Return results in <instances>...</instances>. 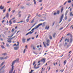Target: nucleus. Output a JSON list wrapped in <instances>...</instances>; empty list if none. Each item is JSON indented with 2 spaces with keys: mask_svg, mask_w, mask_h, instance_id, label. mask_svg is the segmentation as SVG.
<instances>
[{
  "mask_svg": "<svg viewBox=\"0 0 73 73\" xmlns=\"http://www.w3.org/2000/svg\"><path fill=\"white\" fill-rule=\"evenodd\" d=\"M33 50H35V47L34 46L33 47Z\"/></svg>",
  "mask_w": 73,
  "mask_h": 73,
  "instance_id": "obj_57",
  "label": "nucleus"
},
{
  "mask_svg": "<svg viewBox=\"0 0 73 73\" xmlns=\"http://www.w3.org/2000/svg\"><path fill=\"white\" fill-rule=\"evenodd\" d=\"M70 42H73V38L71 37L70 40Z\"/></svg>",
  "mask_w": 73,
  "mask_h": 73,
  "instance_id": "obj_8",
  "label": "nucleus"
},
{
  "mask_svg": "<svg viewBox=\"0 0 73 73\" xmlns=\"http://www.w3.org/2000/svg\"><path fill=\"white\" fill-rule=\"evenodd\" d=\"M56 33H54L53 34V36L54 37V38H56Z\"/></svg>",
  "mask_w": 73,
  "mask_h": 73,
  "instance_id": "obj_7",
  "label": "nucleus"
},
{
  "mask_svg": "<svg viewBox=\"0 0 73 73\" xmlns=\"http://www.w3.org/2000/svg\"><path fill=\"white\" fill-rule=\"evenodd\" d=\"M46 44L47 46H49V43H46Z\"/></svg>",
  "mask_w": 73,
  "mask_h": 73,
  "instance_id": "obj_34",
  "label": "nucleus"
},
{
  "mask_svg": "<svg viewBox=\"0 0 73 73\" xmlns=\"http://www.w3.org/2000/svg\"><path fill=\"white\" fill-rule=\"evenodd\" d=\"M66 60H65V61L64 62V65H65V64H66Z\"/></svg>",
  "mask_w": 73,
  "mask_h": 73,
  "instance_id": "obj_41",
  "label": "nucleus"
},
{
  "mask_svg": "<svg viewBox=\"0 0 73 73\" xmlns=\"http://www.w3.org/2000/svg\"><path fill=\"white\" fill-rule=\"evenodd\" d=\"M17 46V44H14L13 46Z\"/></svg>",
  "mask_w": 73,
  "mask_h": 73,
  "instance_id": "obj_51",
  "label": "nucleus"
},
{
  "mask_svg": "<svg viewBox=\"0 0 73 73\" xmlns=\"http://www.w3.org/2000/svg\"><path fill=\"white\" fill-rule=\"evenodd\" d=\"M49 26L48 27V26H46L45 29H47L48 30V29H49Z\"/></svg>",
  "mask_w": 73,
  "mask_h": 73,
  "instance_id": "obj_18",
  "label": "nucleus"
},
{
  "mask_svg": "<svg viewBox=\"0 0 73 73\" xmlns=\"http://www.w3.org/2000/svg\"><path fill=\"white\" fill-rule=\"evenodd\" d=\"M49 38L50 39V40L52 39V36L50 35H49Z\"/></svg>",
  "mask_w": 73,
  "mask_h": 73,
  "instance_id": "obj_16",
  "label": "nucleus"
},
{
  "mask_svg": "<svg viewBox=\"0 0 73 73\" xmlns=\"http://www.w3.org/2000/svg\"><path fill=\"white\" fill-rule=\"evenodd\" d=\"M4 64V62H3L1 63V64L0 65V67H1V66Z\"/></svg>",
  "mask_w": 73,
  "mask_h": 73,
  "instance_id": "obj_25",
  "label": "nucleus"
},
{
  "mask_svg": "<svg viewBox=\"0 0 73 73\" xmlns=\"http://www.w3.org/2000/svg\"><path fill=\"white\" fill-rule=\"evenodd\" d=\"M41 61H42L43 63H44L45 62V60L44 59H42L41 60Z\"/></svg>",
  "mask_w": 73,
  "mask_h": 73,
  "instance_id": "obj_9",
  "label": "nucleus"
},
{
  "mask_svg": "<svg viewBox=\"0 0 73 73\" xmlns=\"http://www.w3.org/2000/svg\"><path fill=\"white\" fill-rule=\"evenodd\" d=\"M14 19H15V17H14L13 18L11 19L9 21V23H10V24H9L10 25H11V24H12V20H14Z\"/></svg>",
  "mask_w": 73,
  "mask_h": 73,
  "instance_id": "obj_5",
  "label": "nucleus"
},
{
  "mask_svg": "<svg viewBox=\"0 0 73 73\" xmlns=\"http://www.w3.org/2000/svg\"><path fill=\"white\" fill-rule=\"evenodd\" d=\"M31 16V15H29V16L28 17V19Z\"/></svg>",
  "mask_w": 73,
  "mask_h": 73,
  "instance_id": "obj_52",
  "label": "nucleus"
},
{
  "mask_svg": "<svg viewBox=\"0 0 73 73\" xmlns=\"http://www.w3.org/2000/svg\"><path fill=\"white\" fill-rule=\"evenodd\" d=\"M5 11H6V9H4L3 10V13H4Z\"/></svg>",
  "mask_w": 73,
  "mask_h": 73,
  "instance_id": "obj_36",
  "label": "nucleus"
},
{
  "mask_svg": "<svg viewBox=\"0 0 73 73\" xmlns=\"http://www.w3.org/2000/svg\"><path fill=\"white\" fill-rule=\"evenodd\" d=\"M39 68V66H38L37 67H36V66H34V68L35 69H38V68Z\"/></svg>",
  "mask_w": 73,
  "mask_h": 73,
  "instance_id": "obj_22",
  "label": "nucleus"
},
{
  "mask_svg": "<svg viewBox=\"0 0 73 73\" xmlns=\"http://www.w3.org/2000/svg\"><path fill=\"white\" fill-rule=\"evenodd\" d=\"M33 32L34 31H33L31 32V31H30L29 33H27L26 35L25 36H27V35H31V34H32V33H33Z\"/></svg>",
  "mask_w": 73,
  "mask_h": 73,
  "instance_id": "obj_6",
  "label": "nucleus"
},
{
  "mask_svg": "<svg viewBox=\"0 0 73 73\" xmlns=\"http://www.w3.org/2000/svg\"><path fill=\"white\" fill-rule=\"evenodd\" d=\"M35 63H36V62H35V61L33 63V65H35Z\"/></svg>",
  "mask_w": 73,
  "mask_h": 73,
  "instance_id": "obj_45",
  "label": "nucleus"
},
{
  "mask_svg": "<svg viewBox=\"0 0 73 73\" xmlns=\"http://www.w3.org/2000/svg\"><path fill=\"white\" fill-rule=\"evenodd\" d=\"M2 36L3 37H5V36H4V34H2Z\"/></svg>",
  "mask_w": 73,
  "mask_h": 73,
  "instance_id": "obj_46",
  "label": "nucleus"
},
{
  "mask_svg": "<svg viewBox=\"0 0 73 73\" xmlns=\"http://www.w3.org/2000/svg\"><path fill=\"white\" fill-rule=\"evenodd\" d=\"M42 0H40L39 1V2L40 3H41V2H42Z\"/></svg>",
  "mask_w": 73,
  "mask_h": 73,
  "instance_id": "obj_60",
  "label": "nucleus"
},
{
  "mask_svg": "<svg viewBox=\"0 0 73 73\" xmlns=\"http://www.w3.org/2000/svg\"><path fill=\"white\" fill-rule=\"evenodd\" d=\"M21 9H24V7H21Z\"/></svg>",
  "mask_w": 73,
  "mask_h": 73,
  "instance_id": "obj_62",
  "label": "nucleus"
},
{
  "mask_svg": "<svg viewBox=\"0 0 73 73\" xmlns=\"http://www.w3.org/2000/svg\"><path fill=\"white\" fill-rule=\"evenodd\" d=\"M22 41L23 42V43H24V42H25V39L24 38H23L22 39Z\"/></svg>",
  "mask_w": 73,
  "mask_h": 73,
  "instance_id": "obj_15",
  "label": "nucleus"
},
{
  "mask_svg": "<svg viewBox=\"0 0 73 73\" xmlns=\"http://www.w3.org/2000/svg\"><path fill=\"white\" fill-rule=\"evenodd\" d=\"M5 66L4 65L0 69V73H3L4 72V70H3V69L5 67Z\"/></svg>",
  "mask_w": 73,
  "mask_h": 73,
  "instance_id": "obj_3",
  "label": "nucleus"
},
{
  "mask_svg": "<svg viewBox=\"0 0 73 73\" xmlns=\"http://www.w3.org/2000/svg\"><path fill=\"white\" fill-rule=\"evenodd\" d=\"M9 12H11V8H9Z\"/></svg>",
  "mask_w": 73,
  "mask_h": 73,
  "instance_id": "obj_53",
  "label": "nucleus"
},
{
  "mask_svg": "<svg viewBox=\"0 0 73 73\" xmlns=\"http://www.w3.org/2000/svg\"><path fill=\"white\" fill-rule=\"evenodd\" d=\"M41 25H42V23L39 24L37 26H35V27L31 30V31H34V29H37V28H38V27H39Z\"/></svg>",
  "mask_w": 73,
  "mask_h": 73,
  "instance_id": "obj_2",
  "label": "nucleus"
},
{
  "mask_svg": "<svg viewBox=\"0 0 73 73\" xmlns=\"http://www.w3.org/2000/svg\"><path fill=\"white\" fill-rule=\"evenodd\" d=\"M57 15V13H54V16H56V15Z\"/></svg>",
  "mask_w": 73,
  "mask_h": 73,
  "instance_id": "obj_38",
  "label": "nucleus"
},
{
  "mask_svg": "<svg viewBox=\"0 0 73 73\" xmlns=\"http://www.w3.org/2000/svg\"><path fill=\"white\" fill-rule=\"evenodd\" d=\"M34 2V4L36 5V2L35 1V0H33Z\"/></svg>",
  "mask_w": 73,
  "mask_h": 73,
  "instance_id": "obj_32",
  "label": "nucleus"
},
{
  "mask_svg": "<svg viewBox=\"0 0 73 73\" xmlns=\"http://www.w3.org/2000/svg\"><path fill=\"white\" fill-rule=\"evenodd\" d=\"M8 56H6L4 58V59H6L8 58Z\"/></svg>",
  "mask_w": 73,
  "mask_h": 73,
  "instance_id": "obj_40",
  "label": "nucleus"
},
{
  "mask_svg": "<svg viewBox=\"0 0 73 73\" xmlns=\"http://www.w3.org/2000/svg\"><path fill=\"white\" fill-rule=\"evenodd\" d=\"M4 6H3L2 7V5H1V6H0V9H4Z\"/></svg>",
  "mask_w": 73,
  "mask_h": 73,
  "instance_id": "obj_12",
  "label": "nucleus"
},
{
  "mask_svg": "<svg viewBox=\"0 0 73 73\" xmlns=\"http://www.w3.org/2000/svg\"><path fill=\"white\" fill-rule=\"evenodd\" d=\"M31 40V38H29V39H27V41H29V40Z\"/></svg>",
  "mask_w": 73,
  "mask_h": 73,
  "instance_id": "obj_37",
  "label": "nucleus"
},
{
  "mask_svg": "<svg viewBox=\"0 0 73 73\" xmlns=\"http://www.w3.org/2000/svg\"><path fill=\"white\" fill-rule=\"evenodd\" d=\"M67 45V43L66 42V43L64 44V45L66 46Z\"/></svg>",
  "mask_w": 73,
  "mask_h": 73,
  "instance_id": "obj_59",
  "label": "nucleus"
},
{
  "mask_svg": "<svg viewBox=\"0 0 73 73\" xmlns=\"http://www.w3.org/2000/svg\"><path fill=\"white\" fill-rule=\"evenodd\" d=\"M49 42H50V40L47 39V43H49Z\"/></svg>",
  "mask_w": 73,
  "mask_h": 73,
  "instance_id": "obj_21",
  "label": "nucleus"
},
{
  "mask_svg": "<svg viewBox=\"0 0 73 73\" xmlns=\"http://www.w3.org/2000/svg\"><path fill=\"white\" fill-rule=\"evenodd\" d=\"M7 54L6 53H4L2 54V55H3V56H5V55H7Z\"/></svg>",
  "mask_w": 73,
  "mask_h": 73,
  "instance_id": "obj_26",
  "label": "nucleus"
},
{
  "mask_svg": "<svg viewBox=\"0 0 73 73\" xmlns=\"http://www.w3.org/2000/svg\"><path fill=\"white\" fill-rule=\"evenodd\" d=\"M34 22V20H33L32 21H31V23H33Z\"/></svg>",
  "mask_w": 73,
  "mask_h": 73,
  "instance_id": "obj_55",
  "label": "nucleus"
},
{
  "mask_svg": "<svg viewBox=\"0 0 73 73\" xmlns=\"http://www.w3.org/2000/svg\"><path fill=\"white\" fill-rule=\"evenodd\" d=\"M19 17H21V14H19Z\"/></svg>",
  "mask_w": 73,
  "mask_h": 73,
  "instance_id": "obj_58",
  "label": "nucleus"
},
{
  "mask_svg": "<svg viewBox=\"0 0 73 73\" xmlns=\"http://www.w3.org/2000/svg\"><path fill=\"white\" fill-rule=\"evenodd\" d=\"M70 16H72V17L73 16V14L72 13V12H70Z\"/></svg>",
  "mask_w": 73,
  "mask_h": 73,
  "instance_id": "obj_10",
  "label": "nucleus"
},
{
  "mask_svg": "<svg viewBox=\"0 0 73 73\" xmlns=\"http://www.w3.org/2000/svg\"><path fill=\"white\" fill-rule=\"evenodd\" d=\"M69 35H70V33H68L66 35V36H69Z\"/></svg>",
  "mask_w": 73,
  "mask_h": 73,
  "instance_id": "obj_64",
  "label": "nucleus"
},
{
  "mask_svg": "<svg viewBox=\"0 0 73 73\" xmlns=\"http://www.w3.org/2000/svg\"><path fill=\"white\" fill-rule=\"evenodd\" d=\"M14 30H15V29H12V31H11V32H14Z\"/></svg>",
  "mask_w": 73,
  "mask_h": 73,
  "instance_id": "obj_43",
  "label": "nucleus"
},
{
  "mask_svg": "<svg viewBox=\"0 0 73 73\" xmlns=\"http://www.w3.org/2000/svg\"><path fill=\"white\" fill-rule=\"evenodd\" d=\"M6 45L7 47H9V46H9V44H6Z\"/></svg>",
  "mask_w": 73,
  "mask_h": 73,
  "instance_id": "obj_29",
  "label": "nucleus"
},
{
  "mask_svg": "<svg viewBox=\"0 0 73 73\" xmlns=\"http://www.w3.org/2000/svg\"><path fill=\"white\" fill-rule=\"evenodd\" d=\"M63 10H64V7H62L61 9V13H62V11H63Z\"/></svg>",
  "mask_w": 73,
  "mask_h": 73,
  "instance_id": "obj_14",
  "label": "nucleus"
},
{
  "mask_svg": "<svg viewBox=\"0 0 73 73\" xmlns=\"http://www.w3.org/2000/svg\"><path fill=\"white\" fill-rule=\"evenodd\" d=\"M43 44L44 45V47H45V48H46V46L45 45V44H44V42H43Z\"/></svg>",
  "mask_w": 73,
  "mask_h": 73,
  "instance_id": "obj_44",
  "label": "nucleus"
},
{
  "mask_svg": "<svg viewBox=\"0 0 73 73\" xmlns=\"http://www.w3.org/2000/svg\"><path fill=\"white\" fill-rule=\"evenodd\" d=\"M67 42H68L69 41V39L68 38L67 39Z\"/></svg>",
  "mask_w": 73,
  "mask_h": 73,
  "instance_id": "obj_48",
  "label": "nucleus"
},
{
  "mask_svg": "<svg viewBox=\"0 0 73 73\" xmlns=\"http://www.w3.org/2000/svg\"><path fill=\"white\" fill-rule=\"evenodd\" d=\"M27 5H29V6H30L31 5V4L30 3H27L26 4Z\"/></svg>",
  "mask_w": 73,
  "mask_h": 73,
  "instance_id": "obj_27",
  "label": "nucleus"
},
{
  "mask_svg": "<svg viewBox=\"0 0 73 73\" xmlns=\"http://www.w3.org/2000/svg\"><path fill=\"white\" fill-rule=\"evenodd\" d=\"M68 3H71V1L70 0L68 1Z\"/></svg>",
  "mask_w": 73,
  "mask_h": 73,
  "instance_id": "obj_47",
  "label": "nucleus"
},
{
  "mask_svg": "<svg viewBox=\"0 0 73 73\" xmlns=\"http://www.w3.org/2000/svg\"><path fill=\"white\" fill-rule=\"evenodd\" d=\"M63 28H64L62 27L59 30H62V29H63Z\"/></svg>",
  "mask_w": 73,
  "mask_h": 73,
  "instance_id": "obj_49",
  "label": "nucleus"
},
{
  "mask_svg": "<svg viewBox=\"0 0 73 73\" xmlns=\"http://www.w3.org/2000/svg\"><path fill=\"white\" fill-rule=\"evenodd\" d=\"M25 48H26L23 51V53H25V50H26V49H27V46H25Z\"/></svg>",
  "mask_w": 73,
  "mask_h": 73,
  "instance_id": "obj_17",
  "label": "nucleus"
},
{
  "mask_svg": "<svg viewBox=\"0 0 73 73\" xmlns=\"http://www.w3.org/2000/svg\"><path fill=\"white\" fill-rule=\"evenodd\" d=\"M63 71L64 69H63V70H60V72H63Z\"/></svg>",
  "mask_w": 73,
  "mask_h": 73,
  "instance_id": "obj_54",
  "label": "nucleus"
},
{
  "mask_svg": "<svg viewBox=\"0 0 73 73\" xmlns=\"http://www.w3.org/2000/svg\"><path fill=\"white\" fill-rule=\"evenodd\" d=\"M13 35H14V34H13L12 36H8V37H10V38L12 37V36H13Z\"/></svg>",
  "mask_w": 73,
  "mask_h": 73,
  "instance_id": "obj_24",
  "label": "nucleus"
},
{
  "mask_svg": "<svg viewBox=\"0 0 73 73\" xmlns=\"http://www.w3.org/2000/svg\"><path fill=\"white\" fill-rule=\"evenodd\" d=\"M63 18H64V14H62L60 17V21L59 22V23H60L61 22V21H62L63 19Z\"/></svg>",
  "mask_w": 73,
  "mask_h": 73,
  "instance_id": "obj_4",
  "label": "nucleus"
},
{
  "mask_svg": "<svg viewBox=\"0 0 73 73\" xmlns=\"http://www.w3.org/2000/svg\"><path fill=\"white\" fill-rule=\"evenodd\" d=\"M71 20V19H69L68 20V21H69H69H70Z\"/></svg>",
  "mask_w": 73,
  "mask_h": 73,
  "instance_id": "obj_63",
  "label": "nucleus"
},
{
  "mask_svg": "<svg viewBox=\"0 0 73 73\" xmlns=\"http://www.w3.org/2000/svg\"><path fill=\"white\" fill-rule=\"evenodd\" d=\"M18 48H19L17 47H14V50H17V49H18Z\"/></svg>",
  "mask_w": 73,
  "mask_h": 73,
  "instance_id": "obj_13",
  "label": "nucleus"
},
{
  "mask_svg": "<svg viewBox=\"0 0 73 73\" xmlns=\"http://www.w3.org/2000/svg\"><path fill=\"white\" fill-rule=\"evenodd\" d=\"M19 59H17L13 61V62L12 63V64L11 65V66L12 68H13L14 67L13 65H14V64H15V63L16 62H19Z\"/></svg>",
  "mask_w": 73,
  "mask_h": 73,
  "instance_id": "obj_1",
  "label": "nucleus"
},
{
  "mask_svg": "<svg viewBox=\"0 0 73 73\" xmlns=\"http://www.w3.org/2000/svg\"><path fill=\"white\" fill-rule=\"evenodd\" d=\"M67 16H66V15H65V20L67 19Z\"/></svg>",
  "mask_w": 73,
  "mask_h": 73,
  "instance_id": "obj_33",
  "label": "nucleus"
},
{
  "mask_svg": "<svg viewBox=\"0 0 73 73\" xmlns=\"http://www.w3.org/2000/svg\"><path fill=\"white\" fill-rule=\"evenodd\" d=\"M17 46H19V42H17Z\"/></svg>",
  "mask_w": 73,
  "mask_h": 73,
  "instance_id": "obj_50",
  "label": "nucleus"
},
{
  "mask_svg": "<svg viewBox=\"0 0 73 73\" xmlns=\"http://www.w3.org/2000/svg\"><path fill=\"white\" fill-rule=\"evenodd\" d=\"M26 21L27 22H29V19L28 18V19H27L26 20Z\"/></svg>",
  "mask_w": 73,
  "mask_h": 73,
  "instance_id": "obj_42",
  "label": "nucleus"
},
{
  "mask_svg": "<svg viewBox=\"0 0 73 73\" xmlns=\"http://www.w3.org/2000/svg\"><path fill=\"white\" fill-rule=\"evenodd\" d=\"M1 46L2 49H4V48H5V47H4V46L3 45Z\"/></svg>",
  "mask_w": 73,
  "mask_h": 73,
  "instance_id": "obj_23",
  "label": "nucleus"
},
{
  "mask_svg": "<svg viewBox=\"0 0 73 73\" xmlns=\"http://www.w3.org/2000/svg\"><path fill=\"white\" fill-rule=\"evenodd\" d=\"M7 42H9V43H11L12 42L11 40H7Z\"/></svg>",
  "mask_w": 73,
  "mask_h": 73,
  "instance_id": "obj_31",
  "label": "nucleus"
},
{
  "mask_svg": "<svg viewBox=\"0 0 73 73\" xmlns=\"http://www.w3.org/2000/svg\"><path fill=\"white\" fill-rule=\"evenodd\" d=\"M13 23H16V21L15 20L13 21Z\"/></svg>",
  "mask_w": 73,
  "mask_h": 73,
  "instance_id": "obj_56",
  "label": "nucleus"
},
{
  "mask_svg": "<svg viewBox=\"0 0 73 73\" xmlns=\"http://www.w3.org/2000/svg\"><path fill=\"white\" fill-rule=\"evenodd\" d=\"M3 59H4L3 57H0V60H3Z\"/></svg>",
  "mask_w": 73,
  "mask_h": 73,
  "instance_id": "obj_28",
  "label": "nucleus"
},
{
  "mask_svg": "<svg viewBox=\"0 0 73 73\" xmlns=\"http://www.w3.org/2000/svg\"><path fill=\"white\" fill-rule=\"evenodd\" d=\"M36 24V23H35L34 24L31 28H32V27H34V26H35V25Z\"/></svg>",
  "mask_w": 73,
  "mask_h": 73,
  "instance_id": "obj_39",
  "label": "nucleus"
},
{
  "mask_svg": "<svg viewBox=\"0 0 73 73\" xmlns=\"http://www.w3.org/2000/svg\"><path fill=\"white\" fill-rule=\"evenodd\" d=\"M12 40V38H8V40H9V41H10V40Z\"/></svg>",
  "mask_w": 73,
  "mask_h": 73,
  "instance_id": "obj_35",
  "label": "nucleus"
},
{
  "mask_svg": "<svg viewBox=\"0 0 73 73\" xmlns=\"http://www.w3.org/2000/svg\"><path fill=\"white\" fill-rule=\"evenodd\" d=\"M13 68L12 67V69L9 72V73H12L13 72Z\"/></svg>",
  "mask_w": 73,
  "mask_h": 73,
  "instance_id": "obj_11",
  "label": "nucleus"
},
{
  "mask_svg": "<svg viewBox=\"0 0 73 73\" xmlns=\"http://www.w3.org/2000/svg\"><path fill=\"white\" fill-rule=\"evenodd\" d=\"M15 12V10H13L12 11V13H14Z\"/></svg>",
  "mask_w": 73,
  "mask_h": 73,
  "instance_id": "obj_61",
  "label": "nucleus"
},
{
  "mask_svg": "<svg viewBox=\"0 0 73 73\" xmlns=\"http://www.w3.org/2000/svg\"><path fill=\"white\" fill-rule=\"evenodd\" d=\"M68 10H67L65 13V16H66V15H67V13H68Z\"/></svg>",
  "mask_w": 73,
  "mask_h": 73,
  "instance_id": "obj_30",
  "label": "nucleus"
},
{
  "mask_svg": "<svg viewBox=\"0 0 73 73\" xmlns=\"http://www.w3.org/2000/svg\"><path fill=\"white\" fill-rule=\"evenodd\" d=\"M8 17H9V13H7L6 14V17H7V18H8Z\"/></svg>",
  "mask_w": 73,
  "mask_h": 73,
  "instance_id": "obj_19",
  "label": "nucleus"
},
{
  "mask_svg": "<svg viewBox=\"0 0 73 73\" xmlns=\"http://www.w3.org/2000/svg\"><path fill=\"white\" fill-rule=\"evenodd\" d=\"M57 15H59L60 14V11L58 10L57 12Z\"/></svg>",
  "mask_w": 73,
  "mask_h": 73,
  "instance_id": "obj_20",
  "label": "nucleus"
}]
</instances>
